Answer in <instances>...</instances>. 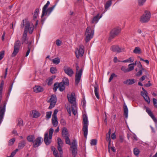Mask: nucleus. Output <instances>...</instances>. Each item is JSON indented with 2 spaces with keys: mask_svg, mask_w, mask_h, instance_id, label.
I'll return each mask as SVG.
<instances>
[{
  "mask_svg": "<svg viewBox=\"0 0 157 157\" xmlns=\"http://www.w3.org/2000/svg\"><path fill=\"white\" fill-rule=\"evenodd\" d=\"M21 28H23L24 27H25L23 34L21 42L22 44H23L26 40L28 31L29 33L31 34L34 30V27L33 24H30L29 21L26 19L22 20L21 25Z\"/></svg>",
  "mask_w": 157,
  "mask_h": 157,
  "instance_id": "obj_1",
  "label": "nucleus"
},
{
  "mask_svg": "<svg viewBox=\"0 0 157 157\" xmlns=\"http://www.w3.org/2000/svg\"><path fill=\"white\" fill-rule=\"evenodd\" d=\"M53 132V129L51 128L50 129L49 132V136H48V132L45 133L44 138V141L46 145H48L50 144L51 142V140L52 139Z\"/></svg>",
  "mask_w": 157,
  "mask_h": 157,
  "instance_id": "obj_2",
  "label": "nucleus"
},
{
  "mask_svg": "<svg viewBox=\"0 0 157 157\" xmlns=\"http://www.w3.org/2000/svg\"><path fill=\"white\" fill-rule=\"evenodd\" d=\"M76 71L75 76V85L78 86L81 78L82 71V68L79 70V67L77 64H76Z\"/></svg>",
  "mask_w": 157,
  "mask_h": 157,
  "instance_id": "obj_3",
  "label": "nucleus"
},
{
  "mask_svg": "<svg viewBox=\"0 0 157 157\" xmlns=\"http://www.w3.org/2000/svg\"><path fill=\"white\" fill-rule=\"evenodd\" d=\"M83 126L82 130L84 132V135L85 137H87L88 134V121L86 115V114L83 115Z\"/></svg>",
  "mask_w": 157,
  "mask_h": 157,
  "instance_id": "obj_4",
  "label": "nucleus"
},
{
  "mask_svg": "<svg viewBox=\"0 0 157 157\" xmlns=\"http://www.w3.org/2000/svg\"><path fill=\"white\" fill-rule=\"evenodd\" d=\"M85 34L86 42L87 43L93 37L94 31L92 30L90 27H88L86 29Z\"/></svg>",
  "mask_w": 157,
  "mask_h": 157,
  "instance_id": "obj_5",
  "label": "nucleus"
},
{
  "mask_svg": "<svg viewBox=\"0 0 157 157\" xmlns=\"http://www.w3.org/2000/svg\"><path fill=\"white\" fill-rule=\"evenodd\" d=\"M151 17V14L149 11L145 10L143 14L141 17L140 21L143 23L148 22Z\"/></svg>",
  "mask_w": 157,
  "mask_h": 157,
  "instance_id": "obj_6",
  "label": "nucleus"
},
{
  "mask_svg": "<svg viewBox=\"0 0 157 157\" xmlns=\"http://www.w3.org/2000/svg\"><path fill=\"white\" fill-rule=\"evenodd\" d=\"M21 45L20 41L19 40L15 42L14 46V50L11 55L12 57H14L18 52Z\"/></svg>",
  "mask_w": 157,
  "mask_h": 157,
  "instance_id": "obj_7",
  "label": "nucleus"
},
{
  "mask_svg": "<svg viewBox=\"0 0 157 157\" xmlns=\"http://www.w3.org/2000/svg\"><path fill=\"white\" fill-rule=\"evenodd\" d=\"M57 101L56 97L55 95H51L50 99L48 101V102L50 103L49 108L51 109L53 108Z\"/></svg>",
  "mask_w": 157,
  "mask_h": 157,
  "instance_id": "obj_8",
  "label": "nucleus"
},
{
  "mask_svg": "<svg viewBox=\"0 0 157 157\" xmlns=\"http://www.w3.org/2000/svg\"><path fill=\"white\" fill-rule=\"evenodd\" d=\"M121 31V29L119 28H114L113 29L110 33V35L109 38L112 39L115 36L117 35Z\"/></svg>",
  "mask_w": 157,
  "mask_h": 157,
  "instance_id": "obj_9",
  "label": "nucleus"
},
{
  "mask_svg": "<svg viewBox=\"0 0 157 157\" xmlns=\"http://www.w3.org/2000/svg\"><path fill=\"white\" fill-rule=\"evenodd\" d=\"M67 98L69 101L73 105H76V98L75 93H72L70 94L67 95Z\"/></svg>",
  "mask_w": 157,
  "mask_h": 157,
  "instance_id": "obj_10",
  "label": "nucleus"
},
{
  "mask_svg": "<svg viewBox=\"0 0 157 157\" xmlns=\"http://www.w3.org/2000/svg\"><path fill=\"white\" fill-rule=\"evenodd\" d=\"M84 52V47L81 45L79 46V49H77L75 53L76 57L78 58L80 56H82Z\"/></svg>",
  "mask_w": 157,
  "mask_h": 157,
  "instance_id": "obj_11",
  "label": "nucleus"
},
{
  "mask_svg": "<svg viewBox=\"0 0 157 157\" xmlns=\"http://www.w3.org/2000/svg\"><path fill=\"white\" fill-rule=\"evenodd\" d=\"M6 103H4L2 106L0 107V124L1 123L5 112Z\"/></svg>",
  "mask_w": 157,
  "mask_h": 157,
  "instance_id": "obj_12",
  "label": "nucleus"
},
{
  "mask_svg": "<svg viewBox=\"0 0 157 157\" xmlns=\"http://www.w3.org/2000/svg\"><path fill=\"white\" fill-rule=\"evenodd\" d=\"M43 141V139L40 137H38L34 140L33 143V146L34 147H38L40 146Z\"/></svg>",
  "mask_w": 157,
  "mask_h": 157,
  "instance_id": "obj_13",
  "label": "nucleus"
},
{
  "mask_svg": "<svg viewBox=\"0 0 157 157\" xmlns=\"http://www.w3.org/2000/svg\"><path fill=\"white\" fill-rule=\"evenodd\" d=\"M144 108L146 109V111L148 114L152 118L154 122L155 123H157V119L153 115L151 110L148 107L146 106H144Z\"/></svg>",
  "mask_w": 157,
  "mask_h": 157,
  "instance_id": "obj_14",
  "label": "nucleus"
},
{
  "mask_svg": "<svg viewBox=\"0 0 157 157\" xmlns=\"http://www.w3.org/2000/svg\"><path fill=\"white\" fill-rule=\"evenodd\" d=\"M63 70L65 73L70 77L72 76L74 74L73 71L69 67H64Z\"/></svg>",
  "mask_w": 157,
  "mask_h": 157,
  "instance_id": "obj_15",
  "label": "nucleus"
},
{
  "mask_svg": "<svg viewBox=\"0 0 157 157\" xmlns=\"http://www.w3.org/2000/svg\"><path fill=\"white\" fill-rule=\"evenodd\" d=\"M138 71L136 74V75L137 76H140L142 74V72H145L146 75H148V73L146 70L143 67H138Z\"/></svg>",
  "mask_w": 157,
  "mask_h": 157,
  "instance_id": "obj_16",
  "label": "nucleus"
},
{
  "mask_svg": "<svg viewBox=\"0 0 157 157\" xmlns=\"http://www.w3.org/2000/svg\"><path fill=\"white\" fill-rule=\"evenodd\" d=\"M147 94V91L145 90H144V92H141V95L144 98L145 101L148 104H149L150 102V100Z\"/></svg>",
  "mask_w": 157,
  "mask_h": 157,
  "instance_id": "obj_17",
  "label": "nucleus"
},
{
  "mask_svg": "<svg viewBox=\"0 0 157 157\" xmlns=\"http://www.w3.org/2000/svg\"><path fill=\"white\" fill-rule=\"evenodd\" d=\"M49 4V1H48L46 4L43 7L42 9V14L41 16V18H42L45 15H46L47 14V9Z\"/></svg>",
  "mask_w": 157,
  "mask_h": 157,
  "instance_id": "obj_18",
  "label": "nucleus"
},
{
  "mask_svg": "<svg viewBox=\"0 0 157 157\" xmlns=\"http://www.w3.org/2000/svg\"><path fill=\"white\" fill-rule=\"evenodd\" d=\"M111 49L113 52L117 53L120 52L122 51L121 49L117 45L112 46L111 48Z\"/></svg>",
  "mask_w": 157,
  "mask_h": 157,
  "instance_id": "obj_19",
  "label": "nucleus"
},
{
  "mask_svg": "<svg viewBox=\"0 0 157 157\" xmlns=\"http://www.w3.org/2000/svg\"><path fill=\"white\" fill-rule=\"evenodd\" d=\"M136 82L134 79H128L125 81H124L123 83L124 84L127 85H132L134 83Z\"/></svg>",
  "mask_w": 157,
  "mask_h": 157,
  "instance_id": "obj_20",
  "label": "nucleus"
},
{
  "mask_svg": "<svg viewBox=\"0 0 157 157\" xmlns=\"http://www.w3.org/2000/svg\"><path fill=\"white\" fill-rule=\"evenodd\" d=\"M43 88L40 86H36L33 87L34 92L36 93H39L42 92L43 91Z\"/></svg>",
  "mask_w": 157,
  "mask_h": 157,
  "instance_id": "obj_21",
  "label": "nucleus"
},
{
  "mask_svg": "<svg viewBox=\"0 0 157 157\" xmlns=\"http://www.w3.org/2000/svg\"><path fill=\"white\" fill-rule=\"evenodd\" d=\"M62 134L63 137L69 136V134L67 128L64 127L62 130Z\"/></svg>",
  "mask_w": 157,
  "mask_h": 157,
  "instance_id": "obj_22",
  "label": "nucleus"
},
{
  "mask_svg": "<svg viewBox=\"0 0 157 157\" xmlns=\"http://www.w3.org/2000/svg\"><path fill=\"white\" fill-rule=\"evenodd\" d=\"M101 17V16L99 17V14H98L96 16L93 17L91 21V23L92 24L94 23H97Z\"/></svg>",
  "mask_w": 157,
  "mask_h": 157,
  "instance_id": "obj_23",
  "label": "nucleus"
},
{
  "mask_svg": "<svg viewBox=\"0 0 157 157\" xmlns=\"http://www.w3.org/2000/svg\"><path fill=\"white\" fill-rule=\"evenodd\" d=\"M26 141L25 140H23L21 141L18 144V148L19 149H21L24 148L26 144Z\"/></svg>",
  "mask_w": 157,
  "mask_h": 157,
  "instance_id": "obj_24",
  "label": "nucleus"
},
{
  "mask_svg": "<svg viewBox=\"0 0 157 157\" xmlns=\"http://www.w3.org/2000/svg\"><path fill=\"white\" fill-rule=\"evenodd\" d=\"M52 123L54 126L56 127L58 125V122L57 120V117H53L52 118Z\"/></svg>",
  "mask_w": 157,
  "mask_h": 157,
  "instance_id": "obj_25",
  "label": "nucleus"
},
{
  "mask_svg": "<svg viewBox=\"0 0 157 157\" xmlns=\"http://www.w3.org/2000/svg\"><path fill=\"white\" fill-rule=\"evenodd\" d=\"M94 92L95 94L96 97V98L98 99H99V93L98 92V91L99 90V87L98 86V85L97 86H95L94 87Z\"/></svg>",
  "mask_w": 157,
  "mask_h": 157,
  "instance_id": "obj_26",
  "label": "nucleus"
},
{
  "mask_svg": "<svg viewBox=\"0 0 157 157\" xmlns=\"http://www.w3.org/2000/svg\"><path fill=\"white\" fill-rule=\"evenodd\" d=\"M27 139L29 142L33 143L35 139V136L33 135H30L27 137Z\"/></svg>",
  "mask_w": 157,
  "mask_h": 157,
  "instance_id": "obj_27",
  "label": "nucleus"
},
{
  "mask_svg": "<svg viewBox=\"0 0 157 157\" xmlns=\"http://www.w3.org/2000/svg\"><path fill=\"white\" fill-rule=\"evenodd\" d=\"M124 115L126 118H127L128 117V110L127 107L125 104H124Z\"/></svg>",
  "mask_w": 157,
  "mask_h": 157,
  "instance_id": "obj_28",
  "label": "nucleus"
},
{
  "mask_svg": "<svg viewBox=\"0 0 157 157\" xmlns=\"http://www.w3.org/2000/svg\"><path fill=\"white\" fill-rule=\"evenodd\" d=\"M52 150L53 151V154L55 157H63V155H59L58 151L56 150L54 147H52Z\"/></svg>",
  "mask_w": 157,
  "mask_h": 157,
  "instance_id": "obj_29",
  "label": "nucleus"
},
{
  "mask_svg": "<svg viewBox=\"0 0 157 157\" xmlns=\"http://www.w3.org/2000/svg\"><path fill=\"white\" fill-rule=\"evenodd\" d=\"M33 117L34 118H37L40 116V113L36 110H34L33 111Z\"/></svg>",
  "mask_w": 157,
  "mask_h": 157,
  "instance_id": "obj_30",
  "label": "nucleus"
},
{
  "mask_svg": "<svg viewBox=\"0 0 157 157\" xmlns=\"http://www.w3.org/2000/svg\"><path fill=\"white\" fill-rule=\"evenodd\" d=\"M61 82H63L64 85L66 86H68L69 85L68 79L66 77L63 78L62 81Z\"/></svg>",
  "mask_w": 157,
  "mask_h": 157,
  "instance_id": "obj_31",
  "label": "nucleus"
},
{
  "mask_svg": "<svg viewBox=\"0 0 157 157\" xmlns=\"http://www.w3.org/2000/svg\"><path fill=\"white\" fill-rule=\"evenodd\" d=\"M71 108L73 113L74 115H76L77 113L76 105H72L71 106Z\"/></svg>",
  "mask_w": 157,
  "mask_h": 157,
  "instance_id": "obj_32",
  "label": "nucleus"
},
{
  "mask_svg": "<svg viewBox=\"0 0 157 157\" xmlns=\"http://www.w3.org/2000/svg\"><path fill=\"white\" fill-rule=\"evenodd\" d=\"M56 6V4H55L53 6L48 8L46 10L47 13H48V16H49L52 12L53 11L55 6Z\"/></svg>",
  "mask_w": 157,
  "mask_h": 157,
  "instance_id": "obj_33",
  "label": "nucleus"
},
{
  "mask_svg": "<svg viewBox=\"0 0 157 157\" xmlns=\"http://www.w3.org/2000/svg\"><path fill=\"white\" fill-rule=\"evenodd\" d=\"M73 157H75L77 152V147H71Z\"/></svg>",
  "mask_w": 157,
  "mask_h": 157,
  "instance_id": "obj_34",
  "label": "nucleus"
},
{
  "mask_svg": "<svg viewBox=\"0 0 157 157\" xmlns=\"http://www.w3.org/2000/svg\"><path fill=\"white\" fill-rule=\"evenodd\" d=\"M39 13V9L38 8H36L34 11V14L33 15V19H36L38 15V13Z\"/></svg>",
  "mask_w": 157,
  "mask_h": 157,
  "instance_id": "obj_35",
  "label": "nucleus"
},
{
  "mask_svg": "<svg viewBox=\"0 0 157 157\" xmlns=\"http://www.w3.org/2000/svg\"><path fill=\"white\" fill-rule=\"evenodd\" d=\"M141 50L140 48L139 47L135 48L133 50V52L135 54H140L141 53Z\"/></svg>",
  "mask_w": 157,
  "mask_h": 157,
  "instance_id": "obj_36",
  "label": "nucleus"
},
{
  "mask_svg": "<svg viewBox=\"0 0 157 157\" xmlns=\"http://www.w3.org/2000/svg\"><path fill=\"white\" fill-rule=\"evenodd\" d=\"M59 90L60 91H63L65 88L63 82L59 83Z\"/></svg>",
  "mask_w": 157,
  "mask_h": 157,
  "instance_id": "obj_37",
  "label": "nucleus"
},
{
  "mask_svg": "<svg viewBox=\"0 0 157 157\" xmlns=\"http://www.w3.org/2000/svg\"><path fill=\"white\" fill-rule=\"evenodd\" d=\"M52 62L55 64H58L60 62V59L58 58H56L53 59Z\"/></svg>",
  "mask_w": 157,
  "mask_h": 157,
  "instance_id": "obj_38",
  "label": "nucleus"
},
{
  "mask_svg": "<svg viewBox=\"0 0 157 157\" xmlns=\"http://www.w3.org/2000/svg\"><path fill=\"white\" fill-rule=\"evenodd\" d=\"M112 4V0H109V1H108L105 5V9H107L109 7H110Z\"/></svg>",
  "mask_w": 157,
  "mask_h": 157,
  "instance_id": "obj_39",
  "label": "nucleus"
},
{
  "mask_svg": "<svg viewBox=\"0 0 157 157\" xmlns=\"http://www.w3.org/2000/svg\"><path fill=\"white\" fill-rule=\"evenodd\" d=\"M133 153L136 156H138L140 154V151L137 148H135L133 149Z\"/></svg>",
  "mask_w": 157,
  "mask_h": 157,
  "instance_id": "obj_40",
  "label": "nucleus"
},
{
  "mask_svg": "<svg viewBox=\"0 0 157 157\" xmlns=\"http://www.w3.org/2000/svg\"><path fill=\"white\" fill-rule=\"evenodd\" d=\"M17 125V126H19L20 127L23 126V121L21 119H18Z\"/></svg>",
  "mask_w": 157,
  "mask_h": 157,
  "instance_id": "obj_41",
  "label": "nucleus"
},
{
  "mask_svg": "<svg viewBox=\"0 0 157 157\" xmlns=\"http://www.w3.org/2000/svg\"><path fill=\"white\" fill-rule=\"evenodd\" d=\"M52 112H47L46 113V118L48 120L51 116Z\"/></svg>",
  "mask_w": 157,
  "mask_h": 157,
  "instance_id": "obj_42",
  "label": "nucleus"
},
{
  "mask_svg": "<svg viewBox=\"0 0 157 157\" xmlns=\"http://www.w3.org/2000/svg\"><path fill=\"white\" fill-rule=\"evenodd\" d=\"M132 64L130 63L128 65V69L129 72L133 70L134 69V66L132 65Z\"/></svg>",
  "mask_w": 157,
  "mask_h": 157,
  "instance_id": "obj_43",
  "label": "nucleus"
},
{
  "mask_svg": "<svg viewBox=\"0 0 157 157\" xmlns=\"http://www.w3.org/2000/svg\"><path fill=\"white\" fill-rule=\"evenodd\" d=\"M77 147V144L75 140H73L71 143V147Z\"/></svg>",
  "mask_w": 157,
  "mask_h": 157,
  "instance_id": "obj_44",
  "label": "nucleus"
},
{
  "mask_svg": "<svg viewBox=\"0 0 157 157\" xmlns=\"http://www.w3.org/2000/svg\"><path fill=\"white\" fill-rule=\"evenodd\" d=\"M59 86V83L56 82L55 83L54 85L53 90L54 91L56 92Z\"/></svg>",
  "mask_w": 157,
  "mask_h": 157,
  "instance_id": "obj_45",
  "label": "nucleus"
},
{
  "mask_svg": "<svg viewBox=\"0 0 157 157\" xmlns=\"http://www.w3.org/2000/svg\"><path fill=\"white\" fill-rule=\"evenodd\" d=\"M63 146L58 145V149L59 151V155H63V151L62 148V147Z\"/></svg>",
  "mask_w": 157,
  "mask_h": 157,
  "instance_id": "obj_46",
  "label": "nucleus"
},
{
  "mask_svg": "<svg viewBox=\"0 0 157 157\" xmlns=\"http://www.w3.org/2000/svg\"><path fill=\"white\" fill-rule=\"evenodd\" d=\"M117 77V75H116L115 73H112L110 77L109 80V82H111L112 80L113 79V77Z\"/></svg>",
  "mask_w": 157,
  "mask_h": 157,
  "instance_id": "obj_47",
  "label": "nucleus"
},
{
  "mask_svg": "<svg viewBox=\"0 0 157 157\" xmlns=\"http://www.w3.org/2000/svg\"><path fill=\"white\" fill-rule=\"evenodd\" d=\"M50 71L52 74H55L56 73L57 70L56 67H52L50 68Z\"/></svg>",
  "mask_w": 157,
  "mask_h": 157,
  "instance_id": "obj_48",
  "label": "nucleus"
},
{
  "mask_svg": "<svg viewBox=\"0 0 157 157\" xmlns=\"http://www.w3.org/2000/svg\"><path fill=\"white\" fill-rule=\"evenodd\" d=\"M58 145L63 146V142L61 138L59 137L57 138Z\"/></svg>",
  "mask_w": 157,
  "mask_h": 157,
  "instance_id": "obj_49",
  "label": "nucleus"
},
{
  "mask_svg": "<svg viewBox=\"0 0 157 157\" xmlns=\"http://www.w3.org/2000/svg\"><path fill=\"white\" fill-rule=\"evenodd\" d=\"M15 140V138H13L10 140L8 144L10 146H11L13 145L14 143Z\"/></svg>",
  "mask_w": 157,
  "mask_h": 157,
  "instance_id": "obj_50",
  "label": "nucleus"
},
{
  "mask_svg": "<svg viewBox=\"0 0 157 157\" xmlns=\"http://www.w3.org/2000/svg\"><path fill=\"white\" fill-rule=\"evenodd\" d=\"M121 69L125 73L129 72L128 69V68H127L125 66H122L121 68Z\"/></svg>",
  "mask_w": 157,
  "mask_h": 157,
  "instance_id": "obj_51",
  "label": "nucleus"
},
{
  "mask_svg": "<svg viewBox=\"0 0 157 157\" xmlns=\"http://www.w3.org/2000/svg\"><path fill=\"white\" fill-rule=\"evenodd\" d=\"M152 100L154 106L157 108V100L155 98H153Z\"/></svg>",
  "mask_w": 157,
  "mask_h": 157,
  "instance_id": "obj_52",
  "label": "nucleus"
},
{
  "mask_svg": "<svg viewBox=\"0 0 157 157\" xmlns=\"http://www.w3.org/2000/svg\"><path fill=\"white\" fill-rule=\"evenodd\" d=\"M97 143V140L96 139H93L91 140L90 144L91 145H95Z\"/></svg>",
  "mask_w": 157,
  "mask_h": 157,
  "instance_id": "obj_53",
  "label": "nucleus"
},
{
  "mask_svg": "<svg viewBox=\"0 0 157 157\" xmlns=\"http://www.w3.org/2000/svg\"><path fill=\"white\" fill-rule=\"evenodd\" d=\"M65 139V142L66 144L70 145V140L69 136L64 137Z\"/></svg>",
  "mask_w": 157,
  "mask_h": 157,
  "instance_id": "obj_54",
  "label": "nucleus"
},
{
  "mask_svg": "<svg viewBox=\"0 0 157 157\" xmlns=\"http://www.w3.org/2000/svg\"><path fill=\"white\" fill-rule=\"evenodd\" d=\"M146 1V0H138V3L139 5V6L143 5Z\"/></svg>",
  "mask_w": 157,
  "mask_h": 157,
  "instance_id": "obj_55",
  "label": "nucleus"
},
{
  "mask_svg": "<svg viewBox=\"0 0 157 157\" xmlns=\"http://www.w3.org/2000/svg\"><path fill=\"white\" fill-rule=\"evenodd\" d=\"M4 56V51H1L0 52V60L2 59Z\"/></svg>",
  "mask_w": 157,
  "mask_h": 157,
  "instance_id": "obj_56",
  "label": "nucleus"
},
{
  "mask_svg": "<svg viewBox=\"0 0 157 157\" xmlns=\"http://www.w3.org/2000/svg\"><path fill=\"white\" fill-rule=\"evenodd\" d=\"M53 80L52 79L49 78L48 80V84L49 86L51 85L53 83Z\"/></svg>",
  "mask_w": 157,
  "mask_h": 157,
  "instance_id": "obj_57",
  "label": "nucleus"
},
{
  "mask_svg": "<svg viewBox=\"0 0 157 157\" xmlns=\"http://www.w3.org/2000/svg\"><path fill=\"white\" fill-rule=\"evenodd\" d=\"M62 42L59 40H57L56 41V44L58 46L61 45Z\"/></svg>",
  "mask_w": 157,
  "mask_h": 157,
  "instance_id": "obj_58",
  "label": "nucleus"
},
{
  "mask_svg": "<svg viewBox=\"0 0 157 157\" xmlns=\"http://www.w3.org/2000/svg\"><path fill=\"white\" fill-rule=\"evenodd\" d=\"M110 136L106 135V140H107L109 141V144H110V142H111V139L110 138Z\"/></svg>",
  "mask_w": 157,
  "mask_h": 157,
  "instance_id": "obj_59",
  "label": "nucleus"
},
{
  "mask_svg": "<svg viewBox=\"0 0 157 157\" xmlns=\"http://www.w3.org/2000/svg\"><path fill=\"white\" fill-rule=\"evenodd\" d=\"M148 75H146L145 74V75H144L143 76L141 77L140 78V80L141 81H143L144 80V79H145V78L147 77V76Z\"/></svg>",
  "mask_w": 157,
  "mask_h": 157,
  "instance_id": "obj_60",
  "label": "nucleus"
},
{
  "mask_svg": "<svg viewBox=\"0 0 157 157\" xmlns=\"http://www.w3.org/2000/svg\"><path fill=\"white\" fill-rule=\"evenodd\" d=\"M58 110L57 109H55L54 110V113H53V114L52 115V117H57L56 114H57V113H58Z\"/></svg>",
  "mask_w": 157,
  "mask_h": 157,
  "instance_id": "obj_61",
  "label": "nucleus"
},
{
  "mask_svg": "<svg viewBox=\"0 0 157 157\" xmlns=\"http://www.w3.org/2000/svg\"><path fill=\"white\" fill-rule=\"evenodd\" d=\"M60 122L61 124L63 125H65L66 124V122L65 120L63 119H62L61 120Z\"/></svg>",
  "mask_w": 157,
  "mask_h": 157,
  "instance_id": "obj_62",
  "label": "nucleus"
},
{
  "mask_svg": "<svg viewBox=\"0 0 157 157\" xmlns=\"http://www.w3.org/2000/svg\"><path fill=\"white\" fill-rule=\"evenodd\" d=\"M13 83L10 86V87L9 90H8V94H10V93L11 91V90L12 88L13 85Z\"/></svg>",
  "mask_w": 157,
  "mask_h": 157,
  "instance_id": "obj_63",
  "label": "nucleus"
},
{
  "mask_svg": "<svg viewBox=\"0 0 157 157\" xmlns=\"http://www.w3.org/2000/svg\"><path fill=\"white\" fill-rule=\"evenodd\" d=\"M111 137L112 139L113 140H115L116 139V135L115 133H113L112 134Z\"/></svg>",
  "mask_w": 157,
  "mask_h": 157,
  "instance_id": "obj_64",
  "label": "nucleus"
}]
</instances>
